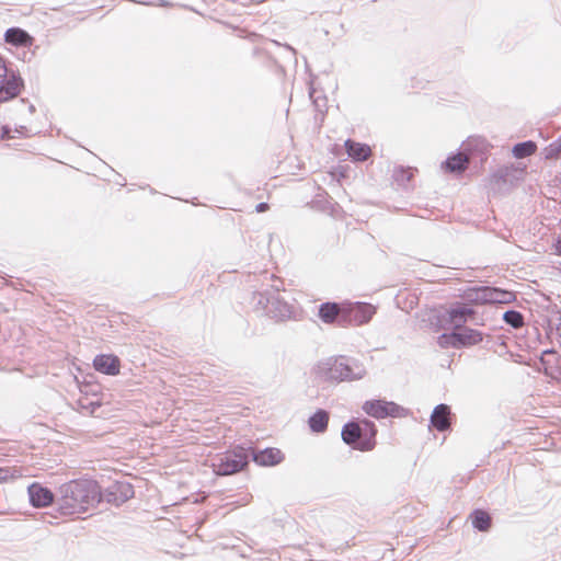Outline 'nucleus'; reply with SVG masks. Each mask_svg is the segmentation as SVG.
<instances>
[{"instance_id": "f257e3e1", "label": "nucleus", "mask_w": 561, "mask_h": 561, "mask_svg": "<svg viewBox=\"0 0 561 561\" xmlns=\"http://www.w3.org/2000/svg\"><path fill=\"white\" fill-rule=\"evenodd\" d=\"M102 500V489L95 480L76 479L60 486L58 510L65 516L80 515L95 508Z\"/></svg>"}, {"instance_id": "f03ea898", "label": "nucleus", "mask_w": 561, "mask_h": 561, "mask_svg": "<svg viewBox=\"0 0 561 561\" xmlns=\"http://www.w3.org/2000/svg\"><path fill=\"white\" fill-rule=\"evenodd\" d=\"M376 434V425L367 420L348 422L342 428L343 442L360 451H370L375 448Z\"/></svg>"}, {"instance_id": "7ed1b4c3", "label": "nucleus", "mask_w": 561, "mask_h": 561, "mask_svg": "<svg viewBox=\"0 0 561 561\" xmlns=\"http://www.w3.org/2000/svg\"><path fill=\"white\" fill-rule=\"evenodd\" d=\"M466 298L474 305L502 304L508 305L516 300L514 291L495 287H480L467 291Z\"/></svg>"}, {"instance_id": "20e7f679", "label": "nucleus", "mask_w": 561, "mask_h": 561, "mask_svg": "<svg viewBox=\"0 0 561 561\" xmlns=\"http://www.w3.org/2000/svg\"><path fill=\"white\" fill-rule=\"evenodd\" d=\"M319 376L324 381H343L354 379L356 376L347 360L340 356L330 358L319 366Z\"/></svg>"}, {"instance_id": "39448f33", "label": "nucleus", "mask_w": 561, "mask_h": 561, "mask_svg": "<svg viewBox=\"0 0 561 561\" xmlns=\"http://www.w3.org/2000/svg\"><path fill=\"white\" fill-rule=\"evenodd\" d=\"M342 327L363 325L376 313V307L367 302L344 301Z\"/></svg>"}, {"instance_id": "423d86ee", "label": "nucleus", "mask_w": 561, "mask_h": 561, "mask_svg": "<svg viewBox=\"0 0 561 561\" xmlns=\"http://www.w3.org/2000/svg\"><path fill=\"white\" fill-rule=\"evenodd\" d=\"M248 465V455L243 448L238 447L224 454L217 463H214V471L219 476L233 474L241 471Z\"/></svg>"}, {"instance_id": "0eeeda50", "label": "nucleus", "mask_w": 561, "mask_h": 561, "mask_svg": "<svg viewBox=\"0 0 561 561\" xmlns=\"http://www.w3.org/2000/svg\"><path fill=\"white\" fill-rule=\"evenodd\" d=\"M363 410L375 419H385L387 416L401 417L405 415V410L402 407L386 400H368L363 404Z\"/></svg>"}, {"instance_id": "6e6552de", "label": "nucleus", "mask_w": 561, "mask_h": 561, "mask_svg": "<svg viewBox=\"0 0 561 561\" xmlns=\"http://www.w3.org/2000/svg\"><path fill=\"white\" fill-rule=\"evenodd\" d=\"M102 493L103 499L115 506H121L135 496L134 485L128 481H114Z\"/></svg>"}, {"instance_id": "1a4fd4ad", "label": "nucleus", "mask_w": 561, "mask_h": 561, "mask_svg": "<svg viewBox=\"0 0 561 561\" xmlns=\"http://www.w3.org/2000/svg\"><path fill=\"white\" fill-rule=\"evenodd\" d=\"M93 367L101 374L116 376L121 371V360L116 355L101 354L93 359Z\"/></svg>"}, {"instance_id": "9d476101", "label": "nucleus", "mask_w": 561, "mask_h": 561, "mask_svg": "<svg viewBox=\"0 0 561 561\" xmlns=\"http://www.w3.org/2000/svg\"><path fill=\"white\" fill-rule=\"evenodd\" d=\"M23 88L24 83L21 77L5 69L2 80V101L18 96Z\"/></svg>"}, {"instance_id": "9b49d317", "label": "nucleus", "mask_w": 561, "mask_h": 561, "mask_svg": "<svg viewBox=\"0 0 561 561\" xmlns=\"http://www.w3.org/2000/svg\"><path fill=\"white\" fill-rule=\"evenodd\" d=\"M344 302H324L319 307V318L327 324L337 323L342 327Z\"/></svg>"}, {"instance_id": "f8f14e48", "label": "nucleus", "mask_w": 561, "mask_h": 561, "mask_svg": "<svg viewBox=\"0 0 561 561\" xmlns=\"http://www.w3.org/2000/svg\"><path fill=\"white\" fill-rule=\"evenodd\" d=\"M28 496L35 507H46L54 502V493L38 482L28 486Z\"/></svg>"}, {"instance_id": "ddd939ff", "label": "nucleus", "mask_w": 561, "mask_h": 561, "mask_svg": "<svg viewBox=\"0 0 561 561\" xmlns=\"http://www.w3.org/2000/svg\"><path fill=\"white\" fill-rule=\"evenodd\" d=\"M450 408L446 404H439L431 415V424L437 431L445 432L450 427Z\"/></svg>"}, {"instance_id": "4468645a", "label": "nucleus", "mask_w": 561, "mask_h": 561, "mask_svg": "<svg viewBox=\"0 0 561 561\" xmlns=\"http://www.w3.org/2000/svg\"><path fill=\"white\" fill-rule=\"evenodd\" d=\"M473 314H474V311L471 308H468L461 304L451 306L447 310L448 321L456 329L460 328L463 323H466L469 318L473 317Z\"/></svg>"}, {"instance_id": "2eb2a0df", "label": "nucleus", "mask_w": 561, "mask_h": 561, "mask_svg": "<svg viewBox=\"0 0 561 561\" xmlns=\"http://www.w3.org/2000/svg\"><path fill=\"white\" fill-rule=\"evenodd\" d=\"M345 149L348 157L354 161H366L371 156V148L368 145L352 139L345 141Z\"/></svg>"}, {"instance_id": "dca6fc26", "label": "nucleus", "mask_w": 561, "mask_h": 561, "mask_svg": "<svg viewBox=\"0 0 561 561\" xmlns=\"http://www.w3.org/2000/svg\"><path fill=\"white\" fill-rule=\"evenodd\" d=\"M4 39L7 43L19 47H31L34 43V38L27 32L19 27L7 30Z\"/></svg>"}, {"instance_id": "f3484780", "label": "nucleus", "mask_w": 561, "mask_h": 561, "mask_svg": "<svg viewBox=\"0 0 561 561\" xmlns=\"http://www.w3.org/2000/svg\"><path fill=\"white\" fill-rule=\"evenodd\" d=\"M469 156L462 152L453 154L444 162L443 169L449 173L461 174L469 165Z\"/></svg>"}, {"instance_id": "a211bd4d", "label": "nucleus", "mask_w": 561, "mask_h": 561, "mask_svg": "<svg viewBox=\"0 0 561 561\" xmlns=\"http://www.w3.org/2000/svg\"><path fill=\"white\" fill-rule=\"evenodd\" d=\"M455 334L458 339L459 348L474 346L483 341L482 332L471 328L455 331Z\"/></svg>"}, {"instance_id": "6ab92c4d", "label": "nucleus", "mask_w": 561, "mask_h": 561, "mask_svg": "<svg viewBox=\"0 0 561 561\" xmlns=\"http://www.w3.org/2000/svg\"><path fill=\"white\" fill-rule=\"evenodd\" d=\"M283 459V453L277 448H266L254 455V461L261 466H275Z\"/></svg>"}, {"instance_id": "aec40b11", "label": "nucleus", "mask_w": 561, "mask_h": 561, "mask_svg": "<svg viewBox=\"0 0 561 561\" xmlns=\"http://www.w3.org/2000/svg\"><path fill=\"white\" fill-rule=\"evenodd\" d=\"M329 423V414L324 410H318L309 419V426L313 432L322 433L327 430Z\"/></svg>"}, {"instance_id": "412c9836", "label": "nucleus", "mask_w": 561, "mask_h": 561, "mask_svg": "<svg viewBox=\"0 0 561 561\" xmlns=\"http://www.w3.org/2000/svg\"><path fill=\"white\" fill-rule=\"evenodd\" d=\"M472 525L480 531H488L491 527V516L483 510H476L471 514Z\"/></svg>"}, {"instance_id": "4be33fe9", "label": "nucleus", "mask_w": 561, "mask_h": 561, "mask_svg": "<svg viewBox=\"0 0 561 561\" xmlns=\"http://www.w3.org/2000/svg\"><path fill=\"white\" fill-rule=\"evenodd\" d=\"M537 150V145L534 141H525L514 146L513 154L517 159L526 158L534 154Z\"/></svg>"}, {"instance_id": "5701e85b", "label": "nucleus", "mask_w": 561, "mask_h": 561, "mask_svg": "<svg viewBox=\"0 0 561 561\" xmlns=\"http://www.w3.org/2000/svg\"><path fill=\"white\" fill-rule=\"evenodd\" d=\"M504 321L512 325L514 329H519L524 325V317L520 312L515 310L506 311L503 316Z\"/></svg>"}, {"instance_id": "b1692460", "label": "nucleus", "mask_w": 561, "mask_h": 561, "mask_svg": "<svg viewBox=\"0 0 561 561\" xmlns=\"http://www.w3.org/2000/svg\"><path fill=\"white\" fill-rule=\"evenodd\" d=\"M438 344L439 346L444 348L453 347V348H459L458 339L456 337L455 332L449 334H442L438 337Z\"/></svg>"}, {"instance_id": "393cba45", "label": "nucleus", "mask_w": 561, "mask_h": 561, "mask_svg": "<svg viewBox=\"0 0 561 561\" xmlns=\"http://www.w3.org/2000/svg\"><path fill=\"white\" fill-rule=\"evenodd\" d=\"M561 152V145H550L546 149L547 159H557Z\"/></svg>"}, {"instance_id": "a878e982", "label": "nucleus", "mask_w": 561, "mask_h": 561, "mask_svg": "<svg viewBox=\"0 0 561 561\" xmlns=\"http://www.w3.org/2000/svg\"><path fill=\"white\" fill-rule=\"evenodd\" d=\"M397 178L399 176L403 178L407 176L408 180H410L413 176V171L411 169L404 170L402 168L396 170Z\"/></svg>"}, {"instance_id": "bb28decb", "label": "nucleus", "mask_w": 561, "mask_h": 561, "mask_svg": "<svg viewBox=\"0 0 561 561\" xmlns=\"http://www.w3.org/2000/svg\"><path fill=\"white\" fill-rule=\"evenodd\" d=\"M553 249H554V254L561 256V237L553 244Z\"/></svg>"}, {"instance_id": "cd10ccee", "label": "nucleus", "mask_w": 561, "mask_h": 561, "mask_svg": "<svg viewBox=\"0 0 561 561\" xmlns=\"http://www.w3.org/2000/svg\"><path fill=\"white\" fill-rule=\"evenodd\" d=\"M270 206L267 203H260L259 205H256V211L257 213H264L266 210H268Z\"/></svg>"}, {"instance_id": "c85d7f7f", "label": "nucleus", "mask_w": 561, "mask_h": 561, "mask_svg": "<svg viewBox=\"0 0 561 561\" xmlns=\"http://www.w3.org/2000/svg\"><path fill=\"white\" fill-rule=\"evenodd\" d=\"M94 404H95L96 407H101V402H100V401L95 402Z\"/></svg>"}]
</instances>
